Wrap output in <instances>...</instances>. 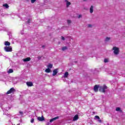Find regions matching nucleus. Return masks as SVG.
Segmentation results:
<instances>
[{
  "mask_svg": "<svg viewBox=\"0 0 125 125\" xmlns=\"http://www.w3.org/2000/svg\"><path fill=\"white\" fill-rule=\"evenodd\" d=\"M112 50H114L113 53H114L115 55H118L120 53V48L119 47L114 46L112 48Z\"/></svg>",
  "mask_w": 125,
  "mask_h": 125,
  "instance_id": "1",
  "label": "nucleus"
},
{
  "mask_svg": "<svg viewBox=\"0 0 125 125\" xmlns=\"http://www.w3.org/2000/svg\"><path fill=\"white\" fill-rule=\"evenodd\" d=\"M107 88H108V87L104 84V85L103 87H100L99 91H100V92H103V93H105V92H106V91L105 90V89H107Z\"/></svg>",
  "mask_w": 125,
  "mask_h": 125,
  "instance_id": "2",
  "label": "nucleus"
},
{
  "mask_svg": "<svg viewBox=\"0 0 125 125\" xmlns=\"http://www.w3.org/2000/svg\"><path fill=\"white\" fill-rule=\"evenodd\" d=\"M4 49L6 52H11L12 51V47L11 46H5Z\"/></svg>",
  "mask_w": 125,
  "mask_h": 125,
  "instance_id": "3",
  "label": "nucleus"
},
{
  "mask_svg": "<svg viewBox=\"0 0 125 125\" xmlns=\"http://www.w3.org/2000/svg\"><path fill=\"white\" fill-rule=\"evenodd\" d=\"M14 92H15V89H14V87H12L10 89V90H9L7 92H6V94L8 95V94H10V93H14Z\"/></svg>",
  "mask_w": 125,
  "mask_h": 125,
  "instance_id": "4",
  "label": "nucleus"
},
{
  "mask_svg": "<svg viewBox=\"0 0 125 125\" xmlns=\"http://www.w3.org/2000/svg\"><path fill=\"white\" fill-rule=\"evenodd\" d=\"M100 85L99 84L98 85H95L94 86V91H95V92H98V88H99Z\"/></svg>",
  "mask_w": 125,
  "mask_h": 125,
  "instance_id": "5",
  "label": "nucleus"
},
{
  "mask_svg": "<svg viewBox=\"0 0 125 125\" xmlns=\"http://www.w3.org/2000/svg\"><path fill=\"white\" fill-rule=\"evenodd\" d=\"M58 73V69H55L53 71V74L52 76H56L57 75V73Z\"/></svg>",
  "mask_w": 125,
  "mask_h": 125,
  "instance_id": "6",
  "label": "nucleus"
},
{
  "mask_svg": "<svg viewBox=\"0 0 125 125\" xmlns=\"http://www.w3.org/2000/svg\"><path fill=\"white\" fill-rule=\"evenodd\" d=\"M37 120L40 122H42L43 121H44V117H43V116H42L41 117H38Z\"/></svg>",
  "mask_w": 125,
  "mask_h": 125,
  "instance_id": "7",
  "label": "nucleus"
},
{
  "mask_svg": "<svg viewBox=\"0 0 125 125\" xmlns=\"http://www.w3.org/2000/svg\"><path fill=\"white\" fill-rule=\"evenodd\" d=\"M59 119V116H57L53 119H51L50 120V123H52L53 122H54V121H56V120H58Z\"/></svg>",
  "mask_w": 125,
  "mask_h": 125,
  "instance_id": "8",
  "label": "nucleus"
},
{
  "mask_svg": "<svg viewBox=\"0 0 125 125\" xmlns=\"http://www.w3.org/2000/svg\"><path fill=\"white\" fill-rule=\"evenodd\" d=\"M26 84L27 86H33L34 85V84H33V82H26Z\"/></svg>",
  "mask_w": 125,
  "mask_h": 125,
  "instance_id": "9",
  "label": "nucleus"
},
{
  "mask_svg": "<svg viewBox=\"0 0 125 125\" xmlns=\"http://www.w3.org/2000/svg\"><path fill=\"white\" fill-rule=\"evenodd\" d=\"M23 62H28L29 61H31V58L30 57H27L25 59H23Z\"/></svg>",
  "mask_w": 125,
  "mask_h": 125,
  "instance_id": "10",
  "label": "nucleus"
},
{
  "mask_svg": "<svg viewBox=\"0 0 125 125\" xmlns=\"http://www.w3.org/2000/svg\"><path fill=\"white\" fill-rule=\"evenodd\" d=\"M65 1L66 3V7H69V5H71V2H69L68 0H65Z\"/></svg>",
  "mask_w": 125,
  "mask_h": 125,
  "instance_id": "11",
  "label": "nucleus"
},
{
  "mask_svg": "<svg viewBox=\"0 0 125 125\" xmlns=\"http://www.w3.org/2000/svg\"><path fill=\"white\" fill-rule=\"evenodd\" d=\"M79 119V115L78 114H76L75 115V116L73 118V121H77Z\"/></svg>",
  "mask_w": 125,
  "mask_h": 125,
  "instance_id": "12",
  "label": "nucleus"
},
{
  "mask_svg": "<svg viewBox=\"0 0 125 125\" xmlns=\"http://www.w3.org/2000/svg\"><path fill=\"white\" fill-rule=\"evenodd\" d=\"M4 45H6V46H9V45H10V42L8 41H6L4 42Z\"/></svg>",
  "mask_w": 125,
  "mask_h": 125,
  "instance_id": "13",
  "label": "nucleus"
},
{
  "mask_svg": "<svg viewBox=\"0 0 125 125\" xmlns=\"http://www.w3.org/2000/svg\"><path fill=\"white\" fill-rule=\"evenodd\" d=\"M2 6H3V7H5L6 8H8L9 7V5H8V4L7 3L3 4Z\"/></svg>",
  "mask_w": 125,
  "mask_h": 125,
  "instance_id": "14",
  "label": "nucleus"
},
{
  "mask_svg": "<svg viewBox=\"0 0 125 125\" xmlns=\"http://www.w3.org/2000/svg\"><path fill=\"white\" fill-rule=\"evenodd\" d=\"M53 66V65L51 63H49L48 65H47V68L49 69H51L52 68V67Z\"/></svg>",
  "mask_w": 125,
  "mask_h": 125,
  "instance_id": "15",
  "label": "nucleus"
},
{
  "mask_svg": "<svg viewBox=\"0 0 125 125\" xmlns=\"http://www.w3.org/2000/svg\"><path fill=\"white\" fill-rule=\"evenodd\" d=\"M111 40V38L110 37H106L105 39L104 40V42H109Z\"/></svg>",
  "mask_w": 125,
  "mask_h": 125,
  "instance_id": "16",
  "label": "nucleus"
},
{
  "mask_svg": "<svg viewBox=\"0 0 125 125\" xmlns=\"http://www.w3.org/2000/svg\"><path fill=\"white\" fill-rule=\"evenodd\" d=\"M90 12L91 13H93V5L91 6V7L90 8Z\"/></svg>",
  "mask_w": 125,
  "mask_h": 125,
  "instance_id": "17",
  "label": "nucleus"
},
{
  "mask_svg": "<svg viewBox=\"0 0 125 125\" xmlns=\"http://www.w3.org/2000/svg\"><path fill=\"white\" fill-rule=\"evenodd\" d=\"M67 49H68V48L66 46H63L62 48V51H65V50H67Z\"/></svg>",
  "mask_w": 125,
  "mask_h": 125,
  "instance_id": "18",
  "label": "nucleus"
},
{
  "mask_svg": "<svg viewBox=\"0 0 125 125\" xmlns=\"http://www.w3.org/2000/svg\"><path fill=\"white\" fill-rule=\"evenodd\" d=\"M7 72L8 74H11V73H13V69H9Z\"/></svg>",
  "mask_w": 125,
  "mask_h": 125,
  "instance_id": "19",
  "label": "nucleus"
},
{
  "mask_svg": "<svg viewBox=\"0 0 125 125\" xmlns=\"http://www.w3.org/2000/svg\"><path fill=\"white\" fill-rule=\"evenodd\" d=\"M51 71L50 68H47L45 69V72H46V73H50Z\"/></svg>",
  "mask_w": 125,
  "mask_h": 125,
  "instance_id": "20",
  "label": "nucleus"
},
{
  "mask_svg": "<svg viewBox=\"0 0 125 125\" xmlns=\"http://www.w3.org/2000/svg\"><path fill=\"white\" fill-rule=\"evenodd\" d=\"M69 75V73H68V72H66L64 73V78H68V76Z\"/></svg>",
  "mask_w": 125,
  "mask_h": 125,
  "instance_id": "21",
  "label": "nucleus"
},
{
  "mask_svg": "<svg viewBox=\"0 0 125 125\" xmlns=\"http://www.w3.org/2000/svg\"><path fill=\"white\" fill-rule=\"evenodd\" d=\"M116 111H117V112H119V111H122V110H121V108H120L119 107H116Z\"/></svg>",
  "mask_w": 125,
  "mask_h": 125,
  "instance_id": "22",
  "label": "nucleus"
},
{
  "mask_svg": "<svg viewBox=\"0 0 125 125\" xmlns=\"http://www.w3.org/2000/svg\"><path fill=\"white\" fill-rule=\"evenodd\" d=\"M67 23L68 24H71V23H72V21L71 20H67Z\"/></svg>",
  "mask_w": 125,
  "mask_h": 125,
  "instance_id": "23",
  "label": "nucleus"
},
{
  "mask_svg": "<svg viewBox=\"0 0 125 125\" xmlns=\"http://www.w3.org/2000/svg\"><path fill=\"white\" fill-rule=\"evenodd\" d=\"M34 122H35V119L34 118H32L30 121V123H31V124H33Z\"/></svg>",
  "mask_w": 125,
  "mask_h": 125,
  "instance_id": "24",
  "label": "nucleus"
},
{
  "mask_svg": "<svg viewBox=\"0 0 125 125\" xmlns=\"http://www.w3.org/2000/svg\"><path fill=\"white\" fill-rule=\"evenodd\" d=\"M108 60L107 59H104V63H107V62H108Z\"/></svg>",
  "mask_w": 125,
  "mask_h": 125,
  "instance_id": "25",
  "label": "nucleus"
},
{
  "mask_svg": "<svg viewBox=\"0 0 125 125\" xmlns=\"http://www.w3.org/2000/svg\"><path fill=\"white\" fill-rule=\"evenodd\" d=\"M95 119H97V120H100V117H99L98 116H95Z\"/></svg>",
  "mask_w": 125,
  "mask_h": 125,
  "instance_id": "26",
  "label": "nucleus"
},
{
  "mask_svg": "<svg viewBox=\"0 0 125 125\" xmlns=\"http://www.w3.org/2000/svg\"><path fill=\"white\" fill-rule=\"evenodd\" d=\"M36 0H31V3H34L36 2Z\"/></svg>",
  "mask_w": 125,
  "mask_h": 125,
  "instance_id": "27",
  "label": "nucleus"
},
{
  "mask_svg": "<svg viewBox=\"0 0 125 125\" xmlns=\"http://www.w3.org/2000/svg\"><path fill=\"white\" fill-rule=\"evenodd\" d=\"M19 113H20V114H21V115H23V114H24L23 111H20Z\"/></svg>",
  "mask_w": 125,
  "mask_h": 125,
  "instance_id": "28",
  "label": "nucleus"
},
{
  "mask_svg": "<svg viewBox=\"0 0 125 125\" xmlns=\"http://www.w3.org/2000/svg\"><path fill=\"white\" fill-rule=\"evenodd\" d=\"M62 41H65V38L64 37H63V36H62Z\"/></svg>",
  "mask_w": 125,
  "mask_h": 125,
  "instance_id": "29",
  "label": "nucleus"
},
{
  "mask_svg": "<svg viewBox=\"0 0 125 125\" xmlns=\"http://www.w3.org/2000/svg\"><path fill=\"white\" fill-rule=\"evenodd\" d=\"M30 22H31V20L28 19V20L27 21V23H30Z\"/></svg>",
  "mask_w": 125,
  "mask_h": 125,
  "instance_id": "30",
  "label": "nucleus"
},
{
  "mask_svg": "<svg viewBox=\"0 0 125 125\" xmlns=\"http://www.w3.org/2000/svg\"><path fill=\"white\" fill-rule=\"evenodd\" d=\"M38 59H39V60H40V59H42V57H38Z\"/></svg>",
  "mask_w": 125,
  "mask_h": 125,
  "instance_id": "31",
  "label": "nucleus"
},
{
  "mask_svg": "<svg viewBox=\"0 0 125 125\" xmlns=\"http://www.w3.org/2000/svg\"><path fill=\"white\" fill-rule=\"evenodd\" d=\"M88 27H92V25H91V24H88Z\"/></svg>",
  "mask_w": 125,
  "mask_h": 125,
  "instance_id": "32",
  "label": "nucleus"
},
{
  "mask_svg": "<svg viewBox=\"0 0 125 125\" xmlns=\"http://www.w3.org/2000/svg\"><path fill=\"white\" fill-rule=\"evenodd\" d=\"M99 123H102V121L100 119H99Z\"/></svg>",
  "mask_w": 125,
  "mask_h": 125,
  "instance_id": "33",
  "label": "nucleus"
},
{
  "mask_svg": "<svg viewBox=\"0 0 125 125\" xmlns=\"http://www.w3.org/2000/svg\"><path fill=\"white\" fill-rule=\"evenodd\" d=\"M80 17H82V15H79V16L78 17V18H80Z\"/></svg>",
  "mask_w": 125,
  "mask_h": 125,
  "instance_id": "34",
  "label": "nucleus"
},
{
  "mask_svg": "<svg viewBox=\"0 0 125 125\" xmlns=\"http://www.w3.org/2000/svg\"><path fill=\"white\" fill-rule=\"evenodd\" d=\"M87 0H83V1H86Z\"/></svg>",
  "mask_w": 125,
  "mask_h": 125,
  "instance_id": "35",
  "label": "nucleus"
},
{
  "mask_svg": "<svg viewBox=\"0 0 125 125\" xmlns=\"http://www.w3.org/2000/svg\"><path fill=\"white\" fill-rule=\"evenodd\" d=\"M42 48H44V45H42Z\"/></svg>",
  "mask_w": 125,
  "mask_h": 125,
  "instance_id": "36",
  "label": "nucleus"
}]
</instances>
